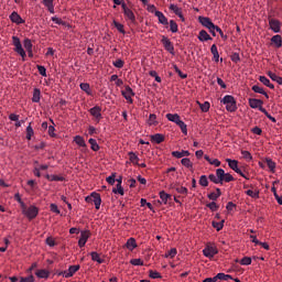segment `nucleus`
<instances>
[{
    "label": "nucleus",
    "instance_id": "22",
    "mask_svg": "<svg viewBox=\"0 0 282 282\" xmlns=\"http://www.w3.org/2000/svg\"><path fill=\"white\" fill-rule=\"evenodd\" d=\"M45 178H46V181H50V182H64L65 181L64 176H58L55 174H46Z\"/></svg>",
    "mask_w": 282,
    "mask_h": 282
},
{
    "label": "nucleus",
    "instance_id": "58",
    "mask_svg": "<svg viewBox=\"0 0 282 282\" xmlns=\"http://www.w3.org/2000/svg\"><path fill=\"white\" fill-rule=\"evenodd\" d=\"M200 111L208 112L209 111V102L206 101L204 104H199Z\"/></svg>",
    "mask_w": 282,
    "mask_h": 282
},
{
    "label": "nucleus",
    "instance_id": "13",
    "mask_svg": "<svg viewBox=\"0 0 282 282\" xmlns=\"http://www.w3.org/2000/svg\"><path fill=\"white\" fill-rule=\"evenodd\" d=\"M89 113L95 118V120L100 121L101 120V108L100 106H95L91 109H89Z\"/></svg>",
    "mask_w": 282,
    "mask_h": 282
},
{
    "label": "nucleus",
    "instance_id": "38",
    "mask_svg": "<svg viewBox=\"0 0 282 282\" xmlns=\"http://www.w3.org/2000/svg\"><path fill=\"white\" fill-rule=\"evenodd\" d=\"M207 178L209 182H213V184H223L221 180L215 176V174H209Z\"/></svg>",
    "mask_w": 282,
    "mask_h": 282
},
{
    "label": "nucleus",
    "instance_id": "62",
    "mask_svg": "<svg viewBox=\"0 0 282 282\" xmlns=\"http://www.w3.org/2000/svg\"><path fill=\"white\" fill-rule=\"evenodd\" d=\"M241 155H242V159H245L246 161L252 160V156H251L250 152H248V151H241Z\"/></svg>",
    "mask_w": 282,
    "mask_h": 282
},
{
    "label": "nucleus",
    "instance_id": "36",
    "mask_svg": "<svg viewBox=\"0 0 282 282\" xmlns=\"http://www.w3.org/2000/svg\"><path fill=\"white\" fill-rule=\"evenodd\" d=\"M130 156V162L133 163L134 165H139V156L135 154V152H130L128 153Z\"/></svg>",
    "mask_w": 282,
    "mask_h": 282
},
{
    "label": "nucleus",
    "instance_id": "56",
    "mask_svg": "<svg viewBox=\"0 0 282 282\" xmlns=\"http://www.w3.org/2000/svg\"><path fill=\"white\" fill-rule=\"evenodd\" d=\"M149 278H150V279H161V274H160V272H158V271H152V270H150V271H149Z\"/></svg>",
    "mask_w": 282,
    "mask_h": 282
},
{
    "label": "nucleus",
    "instance_id": "18",
    "mask_svg": "<svg viewBox=\"0 0 282 282\" xmlns=\"http://www.w3.org/2000/svg\"><path fill=\"white\" fill-rule=\"evenodd\" d=\"M155 17L159 19V24H163L164 26L170 24L169 19L164 17L163 12L155 11Z\"/></svg>",
    "mask_w": 282,
    "mask_h": 282
},
{
    "label": "nucleus",
    "instance_id": "23",
    "mask_svg": "<svg viewBox=\"0 0 282 282\" xmlns=\"http://www.w3.org/2000/svg\"><path fill=\"white\" fill-rule=\"evenodd\" d=\"M159 197L161 198V202H163L164 205H167L169 202L172 199V195L166 194V192H159Z\"/></svg>",
    "mask_w": 282,
    "mask_h": 282
},
{
    "label": "nucleus",
    "instance_id": "31",
    "mask_svg": "<svg viewBox=\"0 0 282 282\" xmlns=\"http://www.w3.org/2000/svg\"><path fill=\"white\" fill-rule=\"evenodd\" d=\"M267 76H269V78H271L272 82H275V83H278L279 85H282V77L275 75V74L272 73V72L267 73Z\"/></svg>",
    "mask_w": 282,
    "mask_h": 282
},
{
    "label": "nucleus",
    "instance_id": "20",
    "mask_svg": "<svg viewBox=\"0 0 282 282\" xmlns=\"http://www.w3.org/2000/svg\"><path fill=\"white\" fill-rule=\"evenodd\" d=\"M197 40H199V42H208L212 41V36H209L208 32H206L205 30H200Z\"/></svg>",
    "mask_w": 282,
    "mask_h": 282
},
{
    "label": "nucleus",
    "instance_id": "7",
    "mask_svg": "<svg viewBox=\"0 0 282 282\" xmlns=\"http://www.w3.org/2000/svg\"><path fill=\"white\" fill-rule=\"evenodd\" d=\"M77 271H79V265H70V267H68V270L59 272L58 275H62L65 279H68V278H73V275Z\"/></svg>",
    "mask_w": 282,
    "mask_h": 282
},
{
    "label": "nucleus",
    "instance_id": "44",
    "mask_svg": "<svg viewBox=\"0 0 282 282\" xmlns=\"http://www.w3.org/2000/svg\"><path fill=\"white\" fill-rule=\"evenodd\" d=\"M175 192L181 194V195H187L188 194V189L187 187L184 186H175Z\"/></svg>",
    "mask_w": 282,
    "mask_h": 282
},
{
    "label": "nucleus",
    "instance_id": "42",
    "mask_svg": "<svg viewBox=\"0 0 282 282\" xmlns=\"http://www.w3.org/2000/svg\"><path fill=\"white\" fill-rule=\"evenodd\" d=\"M113 194L124 195V189L122 188L121 184H117L116 187L112 189Z\"/></svg>",
    "mask_w": 282,
    "mask_h": 282
},
{
    "label": "nucleus",
    "instance_id": "19",
    "mask_svg": "<svg viewBox=\"0 0 282 282\" xmlns=\"http://www.w3.org/2000/svg\"><path fill=\"white\" fill-rule=\"evenodd\" d=\"M166 119L173 123H183L184 121L180 119L178 113H166Z\"/></svg>",
    "mask_w": 282,
    "mask_h": 282
},
{
    "label": "nucleus",
    "instance_id": "57",
    "mask_svg": "<svg viewBox=\"0 0 282 282\" xmlns=\"http://www.w3.org/2000/svg\"><path fill=\"white\" fill-rule=\"evenodd\" d=\"M206 207H208L209 210H212L213 213L218 210V205L215 202L208 203V205H206Z\"/></svg>",
    "mask_w": 282,
    "mask_h": 282
},
{
    "label": "nucleus",
    "instance_id": "27",
    "mask_svg": "<svg viewBox=\"0 0 282 282\" xmlns=\"http://www.w3.org/2000/svg\"><path fill=\"white\" fill-rule=\"evenodd\" d=\"M152 142H155V144H161L164 141V135L160 133H155L154 135L150 137Z\"/></svg>",
    "mask_w": 282,
    "mask_h": 282
},
{
    "label": "nucleus",
    "instance_id": "1",
    "mask_svg": "<svg viewBox=\"0 0 282 282\" xmlns=\"http://www.w3.org/2000/svg\"><path fill=\"white\" fill-rule=\"evenodd\" d=\"M12 42H13V51L14 53H17L18 55H20L22 57L23 61H25V58L28 57V54H29V57H33L34 54L32 53V51H25L23 50V46H22V42H20V39L19 36L17 35H13L11 37Z\"/></svg>",
    "mask_w": 282,
    "mask_h": 282
},
{
    "label": "nucleus",
    "instance_id": "47",
    "mask_svg": "<svg viewBox=\"0 0 282 282\" xmlns=\"http://www.w3.org/2000/svg\"><path fill=\"white\" fill-rule=\"evenodd\" d=\"M182 165L187 167V169H193V162L191 161V159H182L181 161Z\"/></svg>",
    "mask_w": 282,
    "mask_h": 282
},
{
    "label": "nucleus",
    "instance_id": "28",
    "mask_svg": "<svg viewBox=\"0 0 282 282\" xmlns=\"http://www.w3.org/2000/svg\"><path fill=\"white\" fill-rule=\"evenodd\" d=\"M258 80L260 83H262L263 85H265L267 87L271 88V89H274V85L271 84V80L268 79V77L265 76H260L258 77Z\"/></svg>",
    "mask_w": 282,
    "mask_h": 282
},
{
    "label": "nucleus",
    "instance_id": "48",
    "mask_svg": "<svg viewBox=\"0 0 282 282\" xmlns=\"http://www.w3.org/2000/svg\"><path fill=\"white\" fill-rule=\"evenodd\" d=\"M173 68L175 69L176 74H178V77L182 79L187 78V74H184L180 68L176 66V64H173Z\"/></svg>",
    "mask_w": 282,
    "mask_h": 282
},
{
    "label": "nucleus",
    "instance_id": "15",
    "mask_svg": "<svg viewBox=\"0 0 282 282\" xmlns=\"http://www.w3.org/2000/svg\"><path fill=\"white\" fill-rule=\"evenodd\" d=\"M89 236H90V234L88 230L80 231V237H79V241H78L79 248L85 247L86 242L88 241Z\"/></svg>",
    "mask_w": 282,
    "mask_h": 282
},
{
    "label": "nucleus",
    "instance_id": "4",
    "mask_svg": "<svg viewBox=\"0 0 282 282\" xmlns=\"http://www.w3.org/2000/svg\"><path fill=\"white\" fill-rule=\"evenodd\" d=\"M86 203L88 204H94L95 208L97 210L100 209V205H101V197L100 194L93 192L91 195H89L88 197L85 198Z\"/></svg>",
    "mask_w": 282,
    "mask_h": 282
},
{
    "label": "nucleus",
    "instance_id": "8",
    "mask_svg": "<svg viewBox=\"0 0 282 282\" xmlns=\"http://www.w3.org/2000/svg\"><path fill=\"white\" fill-rule=\"evenodd\" d=\"M121 8L124 13V17L128 18V20H130L131 23H135V14L133 13V11H131L130 8L127 7V3H122Z\"/></svg>",
    "mask_w": 282,
    "mask_h": 282
},
{
    "label": "nucleus",
    "instance_id": "24",
    "mask_svg": "<svg viewBox=\"0 0 282 282\" xmlns=\"http://www.w3.org/2000/svg\"><path fill=\"white\" fill-rule=\"evenodd\" d=\"M171 155L176 159H182V158H187L188 155H191V153L188 151H182V152L173 151L171 152Z\"/></svg>",
    "mask_w": 282,
    "mask_h": 282
},
{
    "label": "nucleus",
    "instance_id": "43",
    "mask_svg": "<svg viewBox=\"0 0 282 282\" xmlns=\"http://www.w3.org/2000/svg\"><path fill=\"white\" fill-rule=\"evenodd\" d=\"M34 135V129H32L31 123L26 127V140H32V137Z\"/></svg>",
    "mask_w": 282,
    "mask_h": 282
},
{
    "label": "nucleus",
    "instance_id": "6",
    "mask_svg": "<svg viewBox=\"0 0 282 282\" xmlns=\"http://www.w3.org/2000/svg\"><path fill=\"white\" fill-rule=\"evenodd\" d=\"M121 95L128 102H130V105L133 104L132 97H135V93H133V89H131L130 86H126L124 90H121Z\"/></svg>",
    "mask_w": 282,
    "mask_h": 282
},
{
    "label": "nucleus",
    "instance_id": "29",
    "mask_svg": "<svg viewBox=\"0 0 282 282\" xmlns=\"http://www.w3.org/2000/svg\"><path fill=\"white\" fill-rule=\"evenodd\" d=\"M213 279H216L217 281H228L229 279L232 280V276L226 273H218Z\"/></svg>",
    "mask_w": 282,
    "mask_h": 282
},
{
    "label": "nucleus",
    "instance_id": "12",
    "mask_svg": "<svg viewBox=\"0 0 282 282\" xmlns=\"http://www.w3.org/2000/svg\"><path fill=\"white\" fill-rule=\"evenodd\" d=\"M9 20H11V23L17 25L25 23V21L22 19V17L19 15L17 11H13L11 15H9Z\"/></svg>",
    "mask_w": 282,
    "mask_h": 282
},
{
    "label": "nucleus",
    "instance_id": "55",
    "mask_svg": "<svg viewBox=\"0 0 282 282\" xmlns=\"http://www.w3.org/2000/svg\"><path fill=\"white\" fill-rule=\"evenodd\" d=\"M221 194H216L215 192H212L208 194V199L212 202H217L218 197H220Z\"/></svg>",
    "mask_w": 282,
    "mask_h": 282
},
{
    "label": "nucleus",
    "instance_id": "25",
    "mask_svg": "<svg viewBox=\"0 0 282 282\" xmlns=\"http://www.w3.org/2000/svg\"><path fill=\"white\" fill-rule=\"evenodd\" d=\"M251 90H253L254 94L263 95L267 99L269 98L268 93H265V90H263V88L259 85H253V87H251Z\"/></svg>",
    "mask_w": 282,
    "mask_h": 282
},
{
    "label": "nucleus",
    "instance_id": "10",
    "mask_svg": "<svg viewBox=\"0 0 282 282\" xmlns=\"http://www.w3.org/2000/svg\"><path fill=\"white\" fill-rule=\"evenodd\" d=\"M218 253L217 248L208 246L203 250L204 257L208 259H214V257Z\"/></svg>",
    "mask_w": 282,
    "mask_h": 282
},
{
    "label": "nucleus",
    "instance_id": "60",
    "mask_svg": "<svg viewBox=\"0 0 282 282\" xmlns=\"http://www.w3.org/2000/svg\"><path fill=\"white\" fill-rule=\"evenodd\" d=\"M51 21H53V23H56L58 25H64L65 26V22L62 21V19L58 18V17H51Z\"/></svg>",
    "mask_w": 282,
    "mask_h": 282
},
{
    "label": "nucleus",
    "instance_id": "51",
    "mask_svg": "<svg viewBox=\"0 0 282 282\" xmlns=\"http://www.w3.org/2000/svg\"><path fill=\"white\" fill-rule=\"evenodd\" d=\"M155 119H156V116L154 113H150L148 124L158 126V121H155Z\"/></svg>",
    "mask_w": 282,
    "mask_h": 282
},
{
    "label": "nucleus",
    "instance_id": "2",
    "mask_svg": "<svg viewBox=\"0 0 282 282\" xmlns=\"http://www.w3.org/2000/svg\"><path fill=\"white\" fill-rule=\"evenodd\" d=\"M220 102L225 105V109L229 112H235L238 110V107L236 106V99L230 95H226L224 99L220 100Z\"/></svg>",
    "mask_w": 282,
    "mask_h": 282
},
{
    "label": "nucleus",
    "instance_id": "30",
    "mask_svg": "<svg viewBox=\"0 0 282 282\" xmlns=\"http://www.w3.org/2000/svg\"><path fill=\"white\" fill-rule=\"evenodd\" d=\"M48 275H50V272H47L45 269L35 271V276H37L39 279H47Z\"/></svg>",
    "mask_w": 282,
    "mask_h": 282
},
{
    "label": "nucleus",
    "instance_id": "39",
    "mask_svg": "<svg viewBox=\"0 0 282 282\" xmlns=\"http://www.w3.org/2000/svg\"><path fill=\"white\" fill-rule=\"evenodd\" d=\"M26 52L32 51V41L29 39L23 40V47Z\"/></svg>",
    "mask_w": 282,
    "mask_h": 282
},
{
    "label": "nucleus",
    "instance_id": "14",
    "mask_svg": "<svg viewBox=\"0 0 282 282\" xmlns=\"http://www.w3.org/2000/svg\"><path fill=\"white\" fill-rule=\"evenodd\" d=\"M225 162L229 164L230 170L235 173L241 174V169L238 167V161L232 159H225Z\"/></svg>",
    "mask_w": 282,
    "mask_h": 282
},
{
    "label": "nucleus",
    "instance_id": "16",
    "mask_svg": "<svg viewBox=\"0 0 282 282\" xmlns=\"http://www.w3.org/2000/svg\"><path fill=\"white\" fill-rule=\"evenodd\" d=\"M248 104L251 109H258L260 111V108H263V101L260 99H248Z\"/></svg>",
    "mask_w": 282,
    "mask_h": 282
},
{
    "label": "nucleus",
    "instance_id": "64",
    "mask_svg": "<svg viewBox=\"0 0 282 282\" xmlns=\"http://www.w3.org/2000/svg\"><path fill=\"white\" fill-rule=\"evenodd\" d=\"M20 282H34V275H29V278H20Z\"/></svg>",
    "mask_w": 282,
    "mask_h": 282
},
{
    "label": "nucleus",
    "instance_id": "33",
    "mask_svg": "<svg viewBox=\"0 0 282 282\" xmlns=\"http://www.w3.org/2000/svg\"><path fill=\"white\" fill-rule=\"evenodd\" d=\"M227 175H230V174L226 173V171H224V169H216V174H215L216 178L223 180Z\"/></svg>",
    "mask_w": 282,
    "mask_h": 282
},
{
    "label": "nucleus",
    "instance_id": "21",
    "mask_svg": "<svg viewBox=\"0 0 282 282\" xmlns=\"http://www.w3.org/2000/svg\"><path fill=\"white\" fill-rule=\"evenodd\" d=\"M126 249L130 250V251H133L137 249V241H135V238H130L128 239V241H126V245H124Z\"/></svg>",
    "mask_w": 282,
    "mask_h": 282
},
{
    "label": "nucleus",
    "instance_id": "9",
    "mask_svg": "<svg viewBox=\"0 0 282 282\" xmlns=\"http://www.w3.org/2000/svg\"><path fill=\"white\" fill-rule=\"evenodd\" d=\"M199 23L203 25L205 29H215L218 28L217 25L212 22V20L208 17H199Z\"/></svg>",
    "mask_w": 282,
    "mask_h": 282
},
{
    "label": "nucleus",
    "instance_id": "37",
    "mask_svg": "<svg viewBox=\"0 0 282 282\" xmlns=\"http://www.w3.org/2000/svg\"><path fill=\"white\" fill-rule=\"evenodd\" d=\"M74 142H75V144L79 145L80 148H86L85 139H83L79 135L75 137Z\"/></svg>",
    "mask_w": 282,
    "mask_h": 282
},
{
    "label": "nucleus",
    "instance_id": "61",
    "mask_svg": "<svg viewBox=\"0 0 282 282\" xmlns=\"http://www.w3.org/2000/svg\"><path fill=\"white\" fill-rule=\"evenodd\" d=\"M130 263H131V265H134V267L143 265V260L142 259H131Z\"/></svg>",
    "mask_w": 282,
    "mask_h": 282
},
{
    "label": "nucleus",
    "instance_id": "40",
    "mask_svg": "<svg viewBox=\"0 0 282 282\" xmlns=\"http://www.w3.org/2000/svg\"><path fill=\"white\" fill-rule=\"evenodd\" d=\"M169 24H170L171 33H177L178 32V24H176L175 21L171 20Z\"/></svg>",
    "mask_w": 282,
    "mask_h": 282
},
{
    "label": "nucleus",
    "instance_id": "26",
    "mask_svg": "<svg viewBox=\"0 0 282 282\" xmlns=\"http://www.w3.org/2000/svg\"><path fill=\"white\" fill-rule=\"evenodd\" d=\"M272 44L275 45V47L281 48L282 47V37L281 35H274L271 37Z\"/></svg>",
    "mask_w": 282,
    "mask_h": 282
},
{
    "label": "nucleus",
    "instance_id": "35",
    "mask_svg": "<svg viewBox=\"0 0 282 282\" xmlns=\"http://www.w3.org/2000/svg\"><path fill=\"white\" fill-rule=\"evenodd\" d=\"M40 100H41V90L35 88L33 97H32V102L37 104V102H40Z\"/></svg>",
    "mask_w": 282,
    "mask_h": 282
},
{
    "label": "nucleus",
    "instance_id": "45",
    "mask_svg": "<svg viewBox=\"0 0 282 282\" xmlns=\"http://www.w3.org/2000/svg\"><path fill=\"white\" fill-rule=\"evenodd\" d=\"M226 223V220H221L220 223H215L213 221V228L216 229V231H220L224 228V224Z\"/></svg>",
    "mask_w": 282,
    "mask_h": 282
},
{
    "label": "nucleus",
    "instance_id": "41",
    "mask_svg": "<svg viewBox=\"0 0 282 282\" xmlns=\"http://www.w3.org/2000/svg\"><path fill=\"white\" fill-rule=\"evenodd\" d=\"M79 88L80 90L86 93V95H91V90L89 89V84H86V83L79 84Z\"/></svg>",
    "mask_w": 282,
    "mask_h": 282
},
{
    "label": "nucleus",
    "instance_id": "54",
    "mask_svg": "<svg viewBox=\"0 0 282 282\" xmlns=\"http://www.w3.org/2000/svg\"><path fill=\"white\" fill-rule=\"evenodd\" d=\"M175 124L180 127V130L182 131L183 134L187 135V126L184 122H178Z\"/></svg>",
    "mask_w": 282,
    "mask_h": 282
},
{
    "label": "nucleus",
    "instance_id": "3",
    "mask_svg": "<svg viewBox=\"0 0 282 282\" xmlns=\"http://www.w3.org/2000/svg\"><path fill=\"white\" fill-rule=\"evenodd\" d=\"M22 214L25 215L29 220H33L40 214V209L35 206L28 207L24 205V207H22Z\"/></svg>",
    "mask_w": 282,
    "mask_h": 282
},
{
    "label": "nucleus",
    "instance_id": "17",
    "mask_svg": "<svg viewBox=\"0 0 282 282\" xmlns=\"http://www.w3.org/2000/svg\"><path fill=\"white\" fill-rule=\"evenodd\" d=\"M170 10L175 13L176 17L180 18L182 22H185L184 15L182 14V9L175 4H170Z\"/></svg>",
    "mask_w": 282,
    "mask_h": 282
},
{
    "label": "nucleus",
    "instance_id": "50",
    "mask_svg": "<svg viewBox=\"0 0 282 282\" xmlns=\"http://www.w3.org/2000/svg\"><path fill=\"white\" fill-rule=\"evenodd\" d=\"M267 166H269V170H271L272 173H274L275 170V163L271 159H265Z\"/></svg>",
    "mask_w": 282,
    "mask_h": 282
},
{
    "label": "nucleus",
    "instance_id": "34",
    "mask_svg": "<svg viewBox=\"0 0 282 282\" xmlns=\"http://www.w3.org/2000/svg\"><path fill=\"white\" fill-rule=\"evenodd\" d=\"M88 143H89V145H91L93 152H98L100 150V147L98 145L97 140L89 139Z\"/></svg>",
    "mask_w": 282,
    "mask_h": 282
},
{
    "label": "nucleus",
    "instance_id": "59",
    "mask_svg": "<svg viewBox=\"0 0 282 282\" xmlns=\"http://www.w3.org/2000/svg\"><path fill=\"white\" fill-rule=\"evenodd\" d=\"M239 263H240L241 265H250V264H251V258H250V257H245V258H242V259L239 261Z\"/></svg>",
    "mask_w": 282,
    "mask_h": 282
},
{
    "label": "nucleus",
    "instance_id": "5",
    "mask_svg": "<svg viewBox=\"0 0 282 282\" xmlns=\"http://www.w3.org/2000/svg\"><path fill=\"white\" fill-rule=\"evenodd\" d=\"M161 43H163V47L164 50H166L167 53H170L171 55H175V47H173L172 41H170L169 37L163 35V37L161 39Z\"/></svg>",
    "mask_w": 282,
    "mask_h": 282
},
{
    "label": "nucleus",
    "instance_id": "52",
    "mask_svg": "<svg viewBox=\"0 0 282 282\" xmlns=\"http://www.w3.org/2000/svg\"><path fill=\"white\" fill-rule=\"evenodd\" d=\"M112 65H113V67L121 69L124 66V61L119 58L116 62H112Z\"/></svg>",
    "mask_w": 282,
    "mask_h": 282
},
{
    "label": "nucleus",
    "instance_id": "32",
    "mask_svg": "<svg viewBox=\"0 0 282 282\" xmlns=\"http://www.w3.org/2000/svg\"><path fill=\"white\" fill-rule=\"evenodd\" d=\"M89 256L91 257L93 262H97L99 264H102L105 262V260L100 258V254H98V252H91Z\"/></svg>",
    "mask_w": 282,
    "mask_h": 282
},
{
    "label": "nucleus",
    "instance_id": "49",
    "mask_svg": "<svg viewBox=\"0 0 282 282\" xmlns=\"http://www.w3.org/2000/svg\"><path fill=\"white\" fill-rule=\"evenodd\" d=\"M260 112L265 115L267 119L271 120L273 123H275V118L271 116V113L265 110V108H260Z\"/></svg>",
    "mask_w": 282,
    "mask_h": 282
},
{
    "label": "nucleus",
    "instance_id": "11",
    "mask_svg": "<svg viewBox=\"0 0 282 282\" xmlns=\"http://www.w3.org/2000/svg\"><path fill=\"white\" fill-rule=\"evenodd\" d=\"M269 26H271L272 32L275 34L280 33L281 31V22L275 19H269Z\"/></svg>",
    "mask_w": 282,
    "mask_h": 282
},
{
    "label": "nucleus",
    "instance_id": "63",
    "mask_svg": "<svg viewBox=\"0 0 282 282\" xmlns=\"http://www.w3.org/2000/svg\"><path fill=\"white\" fill-rule=\"evenodd\" d=\"M166 258L173 259L176 257V249L173 248L170 251H167V253L165 254Z\"/></svg>",
    "mask_w": 282,
    "mask_h": 282
},
{
    "label": "nucleus",
    "instance_id": "46",
    "mask_svg": "<svg viewBox=\"0 0 282 282\" xmlns=\"http://www.w3.org/2000/svg\"><path fill=\"white\" fill-rule=\"evenodd\" d=\"M208 178L206 175H200L199 177V185L203 186V187H208Z\"/></svg>",
    "mask_w": 282,
    "mask_h": 282
},
{
    "label": "nucleus",
    "instance_id": "53",
    "mask_svg": "<svg viewBox=\"0 0 282 282\" xmlns=\"http://www.w3.org/2000/svg\"><path fill=\"white\" fill-rule=\"evenodd\" d=\"M113 26H116L117 31H119V33L124 34V25H122L119 22L113 21Z\"/></svg>",
    "mask_w": 282,
    "mask_h": 282
}]
</instances>
